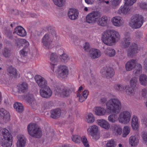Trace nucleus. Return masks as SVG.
Listing matches in <instances>:
<instances>
[{"label": "nucleus", "mask_w": 147, "mask_h": 147, "mask_svg": "<svg viewBox=\"0 0 147 147\" xmlns=\"http://www.w3.org/2000/svg\"><path fill=\"white\" fill-rule=\"evenodd\" d=\"M121 109V105L120 100L117 98H112L108 100L106 103V109L100 106L94 107L93 111L96 115L104 116L111 113H118Z\"/></svg>", "instance_id": "f257e3e1"}, {"label": "nucleus", "mask_w": 147, "mask_h": 147, "mask_svg": "<svg viewBox=\"0 0 147 147\" xmlns=\"http://www.w3.org/2000/svg\"><path fill=\"white\" fill-rule=\"evenodd\" d=\"M64 53L63 50L60 49L58 51V55L53 53L51 54L50 57L51 70L58 78H66L69 74V70L68 67L65 65H60L58 66L55 71V68L58 61V58L61 56V55Z\"/></svg>", "instance_id": "f03ea898"}, {"label": "nucleus", "mask_w": 147, "mask_h": 147, "mask_svg": "<svg viewBox=\"0 0 147 147\" xmlns=\"http://www.w3.org/2000/svg\"><path fill=\"white\" fill-rule=\"evenodd\" d=\"M120 36L117 31L114 30H108L102 33L101 39L104 43L111 46L119 39Z\"/></svg>", "instance_id": "7ed1b4c3"}, {"label": "nucleus", "mask_w": 147, "mask_h": 147, "mask_svg": "<svg viewBox=\"0 0 147 147\" xmlns=\"http://www.w3.org/2000/svg\"><path fill=\"white\" fill-rule=\"evenodd\" d=\"M1 136V144L4 147H11L12 145L13 138L8 130L5 128H0Z\"/></svg>", "instance_id": "20e7f679"}, {"label": "nucleus", "mask_w": 147, "mask_h": 147, "mask_svg": "<svg viewBox=\"0 0 147 147\" xmlns=\"http://www.w3.org/2000/svg\"><path fill=\"white\" fill-rule=\"evenodd\" d=\"M28 134L31 136L37 138L42 135V131L39 126L35 123H31L27 126Z\"/></svg>", "instance_id": "39448f33"}, {"label": "nucleus", "mask_w": 147, "mask_h": 147, "mask_svg": "<svg viewBox=\"0 0 147 147\" xmlns=\"http://www.w3.org/2000/svg\"><path fill=\"white\" fill-rule=\"evenodd\" d=\"M125 69L127 71H130L134 68L136 70L135 74L137 75L140 74L142 72V67L141 65L139 63H137L136 60H131L126 63Z\"/></svg>", "instance_id": "423d86ee"}, {"label": "nucleus", "mask_w": 147, "mask_h": 147, "mask_svg": "<svg viewBox=\"0 0 147 147\" xmlns=\"http://www.w3.org/2000/svg\"><path fill=\"white\" fill-rule=\"evenodd\" d=\"M143 19L141 15H136L129 22L130 26L132 28H137L141 27L143 23Z\"/></svg>", "instance_id": "0eeeda50"}, {"label": "nucleus", "mask_w": 147, "mask_h": 147, "mask_svg": "<svg viewBox=\"0 0 147 147\" xmlns=\"http://www.w3.org/2000/svg\"><path fill=\"white\" fill-rule=\"evenodd\" d=\"M136 0H125V4L121 6L118 10V13L119 14L127 15L129 14L130 11L129 5H132Z\"/></svg>", "instance_id": "6e6552de"}, {"label": "nucleus", "mask_w": 147, "mask_h": 147, "mask_svg": "<svg viewBox=\"0 0 147 147\" xmlns=\"http://www.w3.org/2000/svg\"><path fill=\"white\" fill-rule=\"evenodd\" d=\"M131 117V113L127 111L121 112L119 115V122L124 124H128L130 121Z\"/></svg>", "instance_id": "1a4fd4ad"}, {"label": "nucleus", "mask_w": 147, "mask_h": 147, "mask_svg": "<svg viewBox=\"0 0 147 147\" xmlns=\"http://www.w3.org/2000/svg\"><path fill=\"white\" fill-rule=\"evenodd\" d=\"M54 92L56 95L62 97H68L71 94L70 90L67 87L63 86L55 88Z\"/></svg>", "instance_id": "9d476101"}, {"label": "nucleus", "mask_w": 147, "mask_h": 147, "mask_svg": "<svg viewBox=\"0 0 147 147\" xmlns=\"http://www.w3.org/2000/svg\"><path fill=\"white\" fill-rule=\"evenodd\" d=\"M101 16L98 11H93L88 14L86 17V21L89 24H94L96 22Z\"/></svg>", "instance_id": "9b49d317"}, {"label": "nucleus", "mask_w": 147, "mask_h": 147, "mask_svg": "<svg viewBox=\"0 0 147 147\" xmlns=\"http://www.w3.org/2000/svg\"><path fill=\"white\" fill-rule=\"evenodd\" d=\"M98 127L95 125H90L87 129V134L92 136L95 140H97L99 138V136L98 133Z\"/></svg>", "instance_id": "f8f14e48"}, {"label": "nucleus", "mask_w": 147, "mask_h": 147, "mask_svg": "<svg viewBox=\"0 0 147 147\" xmlns=\"http://www.w3.org/2000/svg\"><path fill=\"white\" fill-rule=\"evenodd\" d=\"M35 80L38 86L41 88H43L48 86L47 81L40 76H35Z\"/></svg>", "instance_id": "ddd939ff"}, {"label": "nucleus", "mask_w": 147, "mask_h": 147, "mask_svg": "<svg viewBox=\"0 0 147 147\" xmlns=\"http://www.w3.org/2000/svg\"><path fill=\"white\" fill-rule=\"evenodd\" d=\"M26 141L27 139L24 135H18L16 142V147H24L26 146Z\"/></svg>", "instance_id": "4468645a"}, {"label": "nucleus", "mask_w": 147, "mask_h": 147, "mask_svg": "<svg viewBox=\"0 0 147 147\" xmlns=\"http://www.w3.org/2000/svg\"><path fill=\"white\" fill-rule=\"evenodd\" d=\"M53 40L48 34H45L42 39V42L43 46L47 48H49L52 45Z\"/></svg>", "instance_id": "2eb2a0df"}, {"label": "nucleus", "mask_w": 147, "mask_h": 147, "mask_svg": "<svg viewBox=\"0 0 147 147\" xmlns=\"http://www.w3.org/2000/svg\"><path fill=\"white\" fill-rule=\"evenodd\" d=\"M39 92L40 96L43 98H48L52 95V91L49 86L43 88H41Z\"/></svg>", "instance_id": "dca6fc26"}, {"label": "nucleus", "mask_w": 147, "mask_h": 147, "mask_svg": "<svg viewBox=\"0 0 147 147\" xmlns=\"http://www.w3.org/2000/svg\"><path fill=\"white\" fill-rule=\"evenodd\" d=\"M96 123L101 127L106 130H108L110 128V124L105 119H98L97 120Z\"/></svg>", "instance_id": "f3484780"}, {"label": "nucleus", "mask_w": 147, "mask_h": 147, "mask_svg": "<svg viewBox=\"0 0 147 147\" xmlns=\"http://www.w3.org/2000/svg\"><path fill=\"white\" fill-rule=\"evenodd\" d=\"M101 73L103 75L109 78L112 77L115 74L114 71L112 68L107 67L102 69Z\"/></svg>", "instance_id": "a211bd4d"}, {"label": "nucleus", "mask_w": 147, "mask_h": 147, "mask_svg": "<svg viewBox=\"0 0 147 147\" xmlns=\"http://www.w3.org/2000/svg\"><path fill=\"white\" fill-rule=\"evenodd\" d=\"M113 24L115 26L119 27L122 26L124 22L122 18L116 16L113 18L111 20Z\"/></svg>", "instance_id": "6ab92c4d"}, {"label": "nucleus", "mask_w": 147, "mask_h": 147, "mask_svg": "<svg viewBox=\"0 0 147 147\" xmlns=\"http://www.w3.org/2000/svg\"><path fill=\"white\" fill-rule=\"evenodd\" d=\"M69 18L71 20H75L77 19L79 16V12L75 8L70 9L68 13Z\"/></svg>", "instance_id": "aec40b11"}, {"label": "nucleus", "mask_w": 147, "mask_h": 147, "mask_svg": "<svg viewBox=\"0 0 147 147\" xmlns=\"http://www.w3.org/2000/svg\"><path fill=\"white\" fill-rule=\"evenodd\" d=\"M131 125L133 130L137 131L139 127V123L137 117L135 115H133L131 121Z\"/></svg>", "instance_id": "412c9836"}, {"label": "nucleus", "mask_w": 147, "mask_h": 147, "mask_svg": "<svg viewBox=\"0 0 147 147\" xmlns=\"http://www.w3.org/2000/svg\"><path fill=\"white\" fill-rule=\"evenodd\" d=\"M89 54L92 58L96 59L100 57L101 53L98 49L93 48L90 50Z\"/></svg>", "instance_id": "4be33fe9"}, {"label": "nucleus", "mask_w": 147, "mask_h": 147, "mask_svg": "<svg viewBox=\"0 0 147 147\" xmlns=\"http://www.w3.org/2000/svg\"><path fill=\"white\" fill-rule=\"evenodd\" d=\"M0 119L4 121H9L10 119V115L8 111L4 109H0Z\"/></svg>", "instance_id": "5701e85b"}, {"label": "nucleus", "mask_w": 147, "mask_h": 147, "mask_svg": "<svg viewBox=\"0 0 147 147\" xmlns=\"http://www.w3.org/2000/svg\"><path fill=\"white\" fill-rule=\"evenodd\" d=\"M112 129L113 133L115 135H120L122 133V127L119 125L113 124L112 126Z\"/></svg>", "instance_id": "b1692460"}, {"label": "nucleus", "mask_w": 147, "mask_h": 147, "mask_svg": "<svg viewBox=\"0 0 147 147\" xmlns=\"http://www.w3.org/2000/svg\"><path fill=\"white\" fill-rule=\"evenodd\" d=\"M25 99L30 105L33 107L36 106L37 103L34 98L33 95L31 94H28L25 98Z\"/></svg>", "instance_id": "393cba45"}, {"label": "nucleus", "mask_w": 147, "mask_h": 147, "mask_svg": "<svg viewBox=\"0 0 147 147\" xmlns=\"http://www.w3.org/2000/svg\"><path fill=\"white\" fill-rule=\"evenodd\" d=\"M129 144L131 146L135 147L138 144L139 139L136 136H132L129 137Z\"/></svg>", "instance_id": "a878e982"}, {"label": "nucleus", "mask_w": 147, "mask_h": 147, "mask_svg": "<svg viewBox=\"0 0 147 147\" xmlns=\"http://www.w3.org/2000/svg\"><path fill=\"white\" fill-rule=\"evenodd\" d=\"M14 33L22 36H25L26 35V32L25 29L21 26L17 27L14 30Z\"/></svg>", "instance_id": "bb28decb"}, {"label": "nucleus", "mask_w": 147, "mask_h": 147, "mask_svg": "<svg viewBox=\"0 0 147 147\" xmlns=\"http://www.w3.org/2000/svg\"><path fill=\"white\" fill-rule=\"evenodd\" d=\"M115 88L119 91L121 92L125 91L129 94H131L130 93L131 91L129 89V88L131 89V88L128 86H123L121 84H117L115 86Z\"/></svg>", "instance_id": "cd10ccee"}, {"label": "nucleus", "mask_w": 147, "mask_h": 147, "mask_svg": "<svg viewBox=\"0 0 147 147\" xmlns=\"http://www.w3.org/2000/svg\"><path fill=\"white\" fill-rule=\"evenodd\" d=\"M89 91L88 90H84L82 93H77V97L78 98L80 102H82L87 98L89 94Z\"/></svg>", "instance_id": "c85d7f7f"}, {"label": "nucleus", "mask_w": 147, "mask_h": 147, "mask_svg": "<svg viewBox=\"0 0 147 147\" xmlns=\"http://www.w3.org/2000/svg\"><path fill=\"white\" fill-rule=\"evenodd\" d=\"M15 42L16 45L18 48L21 46L28 47L29 45V42L26 40L23 39H17L15 40Z\"/></svg>", "instance_id": "c756f323"}, {"label": "nucleus", "mask_w": 147, "mask_h": 147, "mask_svg": "<svg viewBox=\"0 0 147 147\" xmlns=\"http://www.w3.org/2000/svg\"><path fill=\"white\" fill-rule=\"evenodd\" d=\"M137 79L136 77L132 78L130 81V86L129 87L131 88V89H129V90H130V93L131 94L133 93L134 92V88L137 85Z\"/></svg>", "instance_id": "7c9ffc66"}, {"label": "nucleus", "mask_w": 147, "mask_h": 147, "mask_svg": "<svg viewBox=\"0 0 147 147\" xmlns=\"http://www.w3.org/2000/svg\"><path fill=\"white\" fill-rule=\"evenodd\" d=\"M86 121L89 123H92L95 121V118L93 114L90 113H87L85 116Z\"/></svg>", "instance_id": "2f4dec72"}, {"label": "nucleus", "mask_w": 147, "mask_h": 147, "mask_svg": "<svg viewBox=\"0 0 147 147\" xmlns=\"http://www.w3.org/2000/svg\"><path fill=\"white\" fill-rule=\"evenodd\" d=\"M18 87L19 92H20L25 93L28 90V85L26 83H22L19 84Z\"/></svg>", "instance_id": "473e14b6"}, {"label": "nucleus", "mask_w": 147, "mask_h": 147, "mask_svg": "<svg viewBox=\"0 0 147 147\" xmlns=\"http://www.w3.org/2000/svg\"><path fill=\"white\" fill-rule=\"evenodd\" d=\"M107 18L106 16H103L100 18H99L96 22L98 25L105 26L107 24Z\"/></svg>", "instance_id": "72a5a7b5"}, {"label": "nucleus", "mask_w": 147, "mask_h": 147, "mask_svg": "<svg viewBox=\"0 0 147 147\" xmlns=\"http://www.w3.org/2000/svg\"><path fill=\"white\" fill-rule=\"evenodd\" d=\"M13 107L18 112H22L24 110V107L22 104L20 102H15L13 104Z\"/></svg>", "instance_id": "f704fd0d"}, {"label": "nucleus", "mask_w": 147, "mask_h": 147, "mask_svg": "<svg viewBox=\"0 0 147 147\" xmlns=\"http://www.w3.org/2000/svg\"><path fill=\"white\" fill-rule=\"evenodd\" d=\"M51 117L53 118H56L61 115V111L59 109L52 110L51 111Z\"/></svg>", "instance_id": "c9c22d12"}, {"label": "nucleus", "mask_w": 147, "mask_h": 147, "mask_svg": "<svg viewBox=\"0 0 147 147\" xmlns=\"http://www.w3.org/2000/svg\"><path fill=\"white\" fill-rule=\"evenodd\" d=\"M108 119L110 122L115 123L118 120V117L117 115L116 114H112L109 116Z\"/></svg>", "instance_id": "e433bc0d"}, {"label": "nucleus", "mask_w": 147, "mask_h": 147, "mask_svg": "<svg viewBox=\"0 0 147 147\" xmlns=\"http://www.w3.org/2000/svg\"><path fill=\"white\" fill-rule=\"evenodd\" d=\"M105 53L108 56L111 57L114 56L115 54V52L113 49L108 48L105 51Z\"/></svg>", "instance_id": "4c0bfd02"}, {"label": "nucleus", "mask_w": 147, "mask_h": 147, "mask_svg": "<svg viewBox=\"0 0 147 147\" xmlns=\"http://www.w3.org/2000/svg\"><path fill=\"white\" fill-rule=\"evenodd\" d=\"M9 74L11 76H15L17 75L16 70L12 66L9 67L8 70Z\"/></svg>", "instance_id": "58836bf2"}, {"label": "nucleus", "mask_w": 147, "mask_h": 147, "mask_svg": "<svg viewBox=\"0 0 147 147\" xmlns=\"http://www.w3.org/2000/svg\"><path fill=\"white\" fill-rule=\"evenodd\" d=\"M81 137L80 136L78 135H74L71 137V139L74 142L77 144H80L81 142Z\"/></svg>", "instance_id": "ea45409f"}, {"label": "nucleus", "mask_w": 147, "mask_h": 147, "mask_svg": "<svg viewBox=\"0 0 147 147\" xmlns=\"http://www.w3.org/2000/svg\"><path fill=\"white\" fill-rule=\"evenodd\" d=\"M130 128L128 126H125L123 128V133L122 136L123 137H126L129 133Z\"/></svg>", "instance_id": "a19ab883"}, {"label": "nucleus", "mask_w": 147, "mask_h": 147, "mask_svg": "<svg viewBox=\"0 0 147 147\" xmlns=\"http://www.w3.org/2000/svg\"><path fill=\"white\" fill-rule=\"evenodd\" d=\"M140 83L143 85H145L147 84V77L144 75H140L139 79Z\"/></svg>", "instance_id": "79ce46f5"}, {"label": "nucleus", "mask_w": 147, "mask_h": 147, "mask_svg": "<svg viewBox=\"0 0 147 147\" xmlns=\"http://www.w3.org/2000/svg\"><path fill=\"white\" fill-rule=\"evenodd\" d=\"M54 3L57 6L61 7L65 4V0H53Z\"/></svg>", "instance_id": "37998d69"}, {"label": "nucleus", "mask_w": 147, "mask_h": 147, "mask_svg": "<svg viewBox=\"0 0 147 147\" xmlns=\"http://www.w3.org/2000/svg\"><path fill=\"white\" fill-rule=\"evenodd\" d=\"M116 146V142L113 139L107 141L106 147H115Z\"/></svg>", "instance_id": "c03bdc74"}, {"label": "nucleus", "mask_w": 147, "mask_h": 147, "mask_svg": "<svg viewBox=\"0 0 147 147\" xmlns=\"http://www.w3.org/2000/svg\"><path fill=\"white\" fill-rule=\"evenodd\" d=\"M59 58L62 62L65 63L68 62L70 59L68 56L65 53L61 55V56Z\"/></svg>", "instance_id": "a18cd8bd"}, {"label": "nucleus", "mask_w": 147, "mask_h": 147, "mask_svg": "<svg viewBox=\"0 0 147 147\" xmlns=\"http://www.w3.org/2000/svg\"><path fill=\"white\" fill-rule=\"evenodd\" d=\"M29 52L28 49L27 47L24 48L20 51V54L22 57L26 56Z\"/></svg>", "instance_id": "49530a36"}, {"label": "nucleus", "mask_w": 147, "mask_h": 147, "mask_svg": "<svg viewBox=\"0 0 147 147\" xmlns=\"http://www.w3.org/2000/svg\"><path fill=\"white\" fill-rule=\"evenodd\" d=\"M82 141L83 144L85 147H90V146L86 137L82 136L81 137V142Z\"/></svg>", "instance_id": "de8ad7c7"}, {"label": "nucleus", "mask_w": 147, "mask_h": 147, "mask_svg": "<svg viewBox=\"0 0 147 147\" xmlns=\"http://www.w3.org/2000/svg\"><path fill=\"white\" fill-rule=\"evenodd\" d=\"M83 49L86 52H89L90 45L89 42H85L83 44Z\"/></svg>", "instance_id": "09e8293b"}, {"label": "nucleus", "mask_w": 147, "mask_h": 147, "mask_svg": "<svg viewBox=\"0 0 147 147\" xmlns=\"http://www.w3.org/2000/svg\"><path fill=\"white\" fill-rule=\"evenodd\" d=\"M131 38L129 37H126L123 42V45L125 47H128L130 44Z\"/></svg>", "instance_id": "8fccbe9b"}, {"label": "nucleus", "mask_w": 147, "mask_h": 147, "mask_svg": "<svg viewBox=\"0 0 147 147\" xmlns=\"http://www.w3.org/2000/svg\"><path fill=\"white\" fill-rule=\"evenodd\" d=\"M131 52L132 54H135L137 52L138 49L137 45L135 44H132L131 47Z\"/></svg>", "instance_id": "3c124183"}, {"label": "nucleus", "mask_w": 147, "mask_h": 147, "mask_svg": "<svg viewBox=\"0 0 147 147\" xmlns=\"http://www.w3.org/2000/svg\"><path fill=\"white\" fill-rule=\"evenodd\" d=\"M3 54L5 57H8L11 54L10 51L9 49L6 48L4 49Z\"/></svg>", "instance_id": "603ef678"}, {"label": "nucleus", "mask_w": 147, "mask_h": 147, "mask_svg": "<svg viewBox=\"0 0 147 147\" xmlns=\"http://www.w3.org/2000/svg\"><path fill=\"white\" fill-rule=\"evenodd\" d=\"M142 137L143 140L147 145V133H143L142 134Z\"/></svg>", "instance_id": "864d4df0"}, {"label": "nucleus", "mask_w": 147, "mask_h": 147, "mask_svg": "<svg viewBox=\"0 0 147 147\" xmlns=\"http://www.w3.org/2000/svg\"><path fill=\"white\" fill-rule=\"evenodd\" d=\"M111 1L113 5H118L119 3L120 0H112Z\"/></svg>", "instance_id": "5fc2aeb1"}, {"label": "nucleus", "mask_w": 147, "mask_h": 147, "mask_svg": "<svg viewBox=\"0 0 147 147\" xmlns=\"http://www.w3.org/2000/svg\"><path fill=\"white\" fill-rule=\"evenodd\" d=\"M147 94V90L145 89H143L142 90V96L144 97L145 98Z\"/></svg>", "instance_id": "6e6d98bb"}, {"label": "nucleus", "mask_w": 147, "mask_h": 147, "mask_svg": "<svg viewBox=\"0 0 147 147\" xmlns=\"http://www.w3.org/2000/svg\"><path fill=\"white\" fill-rule=\"evenodd\" d=\"M85 2L88 4H92L93 3L94 0H85Z\"/></svg>", "instance_id": "4d7b16f0"}, {"label": "nucleus", "mask_w": 147, "mask_h": 147, "mask_svg": "<svg viewBox=\"0 0 147 147\" xmlns=\"http://www.w3.org/2000/svg\"><path fill=\"white\" fill-rule=\"evenodd\" d=\"M140 7L142 9H147V5L145 3H142L140 4Z\"/></svg>", "instance_id": "13d9d810"}, {"label": "nucleus", "mask_w": 147, "mask_h": 147, "mask_svg": "<svg viewBox=\"0 0 147 147\" xmlns=\"http://www.w3.org/2000/svg\"><path fill=\"white\" fill-rule=\"evenodd\" d=\"M106 100V98L105 97H103L101 98L100 101L102 103H104L105 102Z\"/></svg>", "instance_id": "bf43d9fd"}, {"label": "nucleus", "mask_w": 147, "mask_h": 147, "mask_svg": "<svg viewBox=\"0 0 147 147\" xmlns=\"http://www.w3.org/2000/svg\"><path fill=\"white\" fill-rule=\"evenodd\" d=\"M144 68L146 69V70H147V60H146L144 63Z\"/></svg>", "instance_id": "052dcab7"}, {"label": "nucleus", "mask_w": 147, "mask_h": 147, "mask_svg": "<svg viewBox=\"0 0 147 147\" xmlns=\"http://www.w3.org/2000/svg\"><path fill=\"white\" fill-rule=\"evenodd\" d=\"M83 88V87L82 86H80L78 88L77 93H80V92L82 90Z\"/></svg>", "instance_id": "680f3d73"}, {"label": "nucleus", "mask_w": 147, "mask_h": 147, "mask_svg": "<svg viewBox=\"0 0 147 147\" xmlns=\"http://www.w3.org/2000/svg\"><path fill=\"white\" fill-rule=\"evenodd\" d=\"M8 99L7 98L4 101V102H5V103H7L8 102Z\"/></svg>", "instance_id": "e2e57ef3"}, {"label": "nucleus", "mask_w": 147, "mask_h": 147, "mask_svg": "<svg viewBox=\"0 0 147 147\" xmlns=\"http://www.w3.org/2000/svg\"><path fill=\"white\" fill-rule=\"evenodd\" d=\"M118 147H123L122 146V145L121 144H119L118 145Z\"/></svg>", "instance_id": "0e129e2a"}, {"label": "nucleus", "mask_w": 147, "mask_h": 147, "mask_svg": "<svg viewBox=\"0 0 147 147\" xmlns=\"http://www.w3.org/2000/svg\"><path fill=\"white\" fill-rule=\"evenodd\" d=\"M84 10L86 11L88 10V8L87 7H85L84 9Z\"/></svg>", "instance_id": "69168bd1"}, {"label": "nucleus", "mask_w": 147, "mask_h": 147, "mask_svg": "<svg viewBox=\"0 0 147 147\" xmlns=\"http://www.w3.org/2000/svg\"><path fill=\"white\" fill-rule=\"evenodd\" d=\"M62 147H68V146L67 145H64L62 146Z\"/></svg>", "instance_id": "338daca9"}, {"label": "nucleus", "mask_w": 147, "mask_h": 147, "mask_svg": "<svg viewBox=\"0 0 147 147\" xmlns=\"http://www.w3.org/2000/svg\"><path fill=\"white\" fill-rule=\"evenodd\" d=\"M2 47V44L0 43V49Z\"/></svg>", "instance_id": "774afa93"}]
</instances>
